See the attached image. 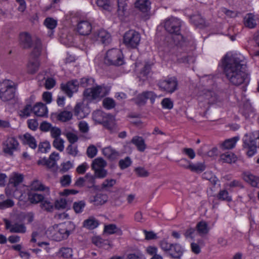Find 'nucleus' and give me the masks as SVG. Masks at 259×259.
Instances as JSON below:
<instances>
[{
  "label": "nucleus",
  "instance_id": "f257e3e1",
  "mask_svg": "<svg viewBox=\"0 0 259 259\" xmlns=\"http://www.w3.org/2000/svg\"><path fill=\"white\" fill-rule=\"evenodd\" d=\"M222 67L226 76L246 70V65L240 54L227 53L222 59Z\"/></svg>",
  "mask_w": 259,
  "mask_h": 259
},
{
  "label": "nucleus",
  "instance_id": "f03ea898",
  "mask_svg": "<svg viewBox=\"0 0 259 259\" xmlns=\"http://www.w3.org/2000/svg\"><path fill=\"white\" fill-rule=\"evenodd\" d=\"M181 21L177 17H170L166 19L164 27L167 31L170 34L166 38L168 47L170 48L175 46L182 45L183 36L180 33Z\"/></svg>",
  "mask_w": 259,
  "mask_h": 259
},
{
  "label": "nucleus",
  "instance_id": "7ed1b4c3",
  "mask_svg": "<svg viewBox=\"0 0 259 259\" xmlns=\"http://www.w3.org/2000/svg\"><path fill=\"white\" fill-rule=\"evenodd\" d=\"M79 83L81 87L87 88L83 92V95L88 100L101 98L107 94L105 87L102 85L95 86V80L93 78H82Z\"/></svg>",
  "mask_w": 259,
  "mask_h": 259
},
{
  "label": "nucleus",
  "instance_id": "20e7f679",
  "mask_svg": "<svg viewBox=\"0 0 259 259\" xmlns=\"http://www.w3.org/2000/svg\"><path fill=\"white\" fill-rule=\"evenodd\" d=\"M127 1L117 0V4L115 5L114 0H96V4L105 12L118 16H123L128 9Z\"/></svg>",
  "mask_w": 259,
  "mask_h": 259
},
{
  "label": "nucleus",
  "instance_id": "39448f33",
  "mask_svg": "<svg viewBox=\"0 0 259 259\" xmlns=\"http://www.w3.org/2000/svg\"><path fill=\"white\" fill-rule=\"evenodd\" d=\"M42 50V45L40 39L36 38L34 41L33 49L31 53L30 58L27 65V70L30 74L36 73L39 67V61L38 57L40 55Z\"/></svg>",
  "mask_w": 259,
  "mask_h": 259
},
{
  "label": "nucleus",
  "instance_id": "423d86ee",
  "mask_svg": "<svg viewBox=\"0 0 259 259\" xmlns=\"http://www.w3.org/2000/svg\"><path fill=\"white\" fill-rule=\"evenodd\" d=\"M75 225L71 222L68 223L67 227L63 225H57L50 230L52 239L57 241L66 239L74 230Z\"/></svg>",
  "mask_w": 259,
  "mask_h": 259
},
{
  "label": "nucleus",
  "instance_id": "0eeeda50",
  "mask_svg": "<svg viewBox=\"0 0 259 259\" xmlns=\"http://www.w3.org/2000/svg\"><path fill=\"white\" fill-rule=\"evenodd\" d=\"M16 85L9 80H6L0 84V99L3 101L12 100L15 97Z\"/></svg>",
  "mask_w": 259,
  "mask_h": 259
},
{
  "label": "nucleus",
  "instance_id": "6e6552de",
  "mask_svg": "<svg viewBox=\"0 0 259 259\" xmlns=\"http://www.w3.org/2000/svg\"><path fill=\"white\" fill-rule=\"evenodd\" d=\"M105 63L109 65L120 66L124 63L123 54L120 50L112 49L106 53Z\"/></svg>",
  "mask_w": 259,
  "mask_h": 259
},
{
  "label": "nucleus",
  "instance_id": "1a4fd4ad",
  "mask_svg": "<svg viewBox=\"0 0 259 259\" xmlns=\"http://www.w3.org/2000/svg\"><path fill=\"white\" fill-rule=\"evenodd\" d=\"M243 141L248 148L247 154L249 157L253 156L256 152L257 146L259 147V131L252 133V137L246 135Z\"/></svg>",
  "mask_w": 259,
  "mask_h": 259
},
{
  "label": "nucleus",
  "instance_id": "9d476101",
  "mask_svg": "<svg viewBox=\"0 0 259 259\" xmlns=\"http://www.w3.org/2000/svg\"><path fill=\"white\" fill-rule=\"evenodd\" d=\"M141 35L139 32L134 30L127 31L123 36V42L126 47L136 48L139 45Z\"/></svg>",
  "mask_w": 259,
  "mask_h": 259
},
{
  "label": "nucleus",
  "instance_id": "9b49d317",
  "mask_svg": "<svg viewBox=\"0 0 259 259\" xmlns=\"http://www.w3.org/2000/svg\"><path fill=\"white\" fill-rule=\"evenodd\" d=\"M226 77L230 84L236 86L247 83L249 80V74L246 70L232 73L230 76H226Z\"/></svg>",
  "mask_w": 259,
  "mask_h": 259
},
{
  "label": "nucleus",
  "instance_id": "f8f14e48",
  "mask_svg": "<svg viewBox=\"0 0 259 259\" xmlns=\"http://www.w3.org/2000/svg\"><path fill=\"white\" fill-rule=\"evenodd\" d=\"M3 151L7 155L12 156L14 152L19 148L18 140L13 137H8L3 142Z\"/></svg>",
  "mask_w": 259,
  "mask_h": 259
},
{
  "label": "nucleus",
  "instance_id": "ddd939ff",
  "mask_svg": "<svg viewBox=\"0 0 259 259\" xmlns=\"http://www.w3.org/2000/svg\"><path fill=\"white\" fill-rule=\"evenodd\" d=\"M158 85L161 91L172 93L177 89L178 81L175 77H171L160 80Z\"/></svg>",
  "mask_w": 259,
  "mask_h": 259
},
{
  "label": "nucleus",
  "instance_id": "4468645a",
  "mask_svg": "<svg viewBox=\"0 0 259 259\" xmlns=\"http://www.w3.org/2000/svg\"><path fill=\"white\" fill-rule=\"evenodd\" d=\"M157 95L152 91H145L139 94L135 99L136 103L139 105H143L146 104L148 99H149L151 104H153Z\"/></svg>",
  "mask_w": 259,
  "mask_h": 259
},
{
  "label": "nucleus",
  "instance_id": "2eb2a0df",
  "mask_svg": "<svg viewBox=\"0 0 259 259\" xmlns=\"http://www.w3.org/2000/svg\"><path fill=\"white\" fill-rule=\"evenodd\" d=\"M5 228L12 233L24 234L26 232V227L23 223H12L7 219H4Z\"/></svg>",
  "mask_w": 259,
  "mask_h": 259
},
{
  "label": "nucleus",
  "instance_id": "dca6fc26",
  "mask_svg": "<svg viewBox=\"0 0 259 259\" xmlns=\"http://www.w3.org/2000/svg\"><path fill=\"white\" fill-rule=\"evenodd\" d=\"M93 39L101 41L104 44H109L111 40L110 34L104 29L93 30Z\"/></svg>",
  "mask_w": 259,
  "mask_h": 259
},
{
  "label": "nucleus",
  "instance_id": "f3484780",
  "mask_svg": "<svg viewBox=\"0 0 259 259\" xmlns=\"http://www.w3.org/2000/svg\"><path fill=\"white\" fill-rule=\"evenodd\" d=\"M79 84L77 80H72L66 83H62L61 89L69 97H71L73 94L77 91Z\"/></svg>",
  "mask_w": 259,
  "mask_h": 259
},
{
  "label": "nucleus",
  "instance_id": "a211bd4d",
  "mask_svg": "<svg viewBox=\"0 0 259 259\" xmlns=\"http://www.w3.org/2000/svg\"><path fill=\"white\" fill-rule=\"evenodd\" d=\"M92 29L91 23L87 20H79L76 26L77 31L82 35H88Z\"/></svg>",
  "mask_w": 259,
  "mask_h": 259
},
{
  "label": "nucleus",
  "instance_id": "6ab92c4d",
  "mask_svg": "<svg viewBox=\"0 0 259 259\" xmlns=\"http://www.w3.org/2000/svg\"><path fill=\"white\" fill-rule=\"evenodd\" d=\"M184 251L183 247L178 243L172 244L167 255L174 258L180 259Z\"/></svg>",
  "mask_w": 259,
  "mask_h": 259
},
{
  "label": "nucleus",
  "instance_id": "aec40b11",
  "mask_svg": "<svg viewBox=\"0 0 259 259\" xmlns=\"http://www.w3.org/2000/svg\"><path fill=\"white\" fill-rule=\"evenodd\" d=\"M243 180L254 187H259V177L253 175L250 172H244L243 174Z\"/></svg>",
  "mask_w": 259,
  "mask_h": 259
},
{
  "label": "nucleus",
  "instance_id": "412c9836",
  "mask_svg": "<svg viewBox=\"0 0 259 259\" xmlns=\"http://www.w3.org/2000/svg\"><path fill=\"white\" fill-rule=\"evenodd\" d=\"M33 112L35 115L40 117L47 116L48 115V108L42 103H37L33 107Z\"/></svg>",
  "mask_w": 259,
  "mask_h": 259
},
{
  "label": "nucleus",
  "instance_id": "4be33fe9",
  "mask_svg": "<svg viewBox=\"0 0 259 259\" xmlns=\"http://www.w3.org/2000/svg\"><path fill=\"white\" fill-rule=\"evenodd\" d=\"M107 200L108 197L106 194H97L95 196L91 197L89 201L94 205L98 206L104 204Z\"/></svg>",
  "mask_w": 259,
  "mask_h": 259
},
{
  "label": "nucleus",
  "instance_id": "5701e85b",
  "mask_svg": "<svg viewBox=\"0 0 259 259\" xmlns=\"http://www.w3.org/2000/svg\"><path fill=\"white\" fill-rule=\"evenodd\" d=\"M131 142L136 146L138 150L140 152H144L147 148L145 140L142 137L134 136Z\"/></svg>",
  "mask_w": 259,
  "mask_h": 259
},
{
  "label": "nucleus",
  "instance_id": "b1692460",
  "mask_svg": "<svg viewBox=\"0 0 259 259\" xmlns=\"http://www.w3.org/2000/svg\"><path fill=\"white\" fill-rule=\"evenodd\" d=\"M20 44L24 48H29L32 45V40L29 34L21 33L19 36Z\"/></svg>",
  "mask_w": 259,
  "mask_h": 259
},
{
  "label": "nucleus",
  "instance_id": "393cba45",
  "mask_svg": "<svg viewBox=\"0 0 259 259\" xmlns=\"http://www.w3.org/2000/svg\"><path fill=\"white\" fill-rule=\"evenodd\" d=\"M135 7L142 12H147L150 9V2L149 0H137Z\"/></svg>",
  "mask_w": 259,
  "mask_h": 259
},
{
  "label": "nucleus",
  "instance_id": "a878e982",
  "mask_svg": "<svg viewBox=\"0 0 259 259\" xmlns=\"http://www.w3.org/2000/svg\"><path fill=\"white\" fill-rule=\"evenodd\" d=\"M23 141L24 144L28 145L29 147L34 149L37 147V143L35 138L28 133L23 135Z\"/></svg>",
  "mask_w": 259,
  "mask_h": 259
},
{
  "label": "nucleus",
  "instance_id": "bb28decb",
  "mask_svg": "<svg viewBox=\"0 0 259 259\" xmlns=\"http://www.w3.org/2000/svg\"><path fill=\"white\" fill-rule=\"evenodd\" d=\"M103 153L107 157L114 159L116 158L119 155V152L116 151L111 146H108L103 149Z\"/></svg>",
  "mask_w": 259,
  "mask_h": 259
},
{
  "label": "nucleus",
  "instance_id": "cd10ccee",
  "mask_svg": "<svg viewBox=\"0 0 259 259\" xmlns=\"http://www.w3.org/2000/svg\"><path fill=\"white\" fill-rule=\"evenodd\" d=\"M196 229L201 236L206 235L210 230L208 224L205 221H200L196 225Z\"/></svg>",
  "mask_w": 259,
  "mask_h": 259
},
{
  "label": "nucleus",
  "instance_id": "c85d7f7f",
  "mask_svg": "<svg viewBox=\"0 0 259 259\" xmlns=\"http://www.w3.org/2000/svg\"><path fill=\"white\" fill-rule=\"evenodd\" d=\"M106 115L107 116L109 117L110 119H112L113 118V117L109 114H106L103 112H102L101 110H97L93 112V118L94 120L98 122H105L107 121L106 120L104 119V117Z\"/></svg>",
  "mask_w": 259,
  "mask_h": 259
},
{
  "label": "nucleus",
  "instance_id": "c756f323",
  "mask_svg": "<svg viewBox=\"0 0 259 259\" xmlns=\"http://www.w3.org/2000/svg\"><path fill=\"white\" fill-rule=\"evenodd\" d=\"M151 75V64L146 63L139 74V77L145 80Z\"/></svg>",
  "mask_w": 259,
  "mask_h": 259
},
{
  "label": "nucleus",
  "instance_id": "7c9ffc66",
  "mask_svg": "<svg viewBox=\"0 0 259 259\" xmlns=\"http://www.w3.org/2000/svg\"><path fill=\"white\" fill-rule=\"evenodd\" d=\"M99 225L98 221L93 217H90L84 220L83 226L88 229L92 230L97 228Z\"/></svg>",
  "mask_w": 259,
  "mask_h": 259
},
{
  "label": "nucleus",
  "instance_id": "2f4dec72",
  "mask_svg": "<svg viewBox=\"0 0 259 259\" xmlns=\"http://www.w3.org/2000/svg\"><path fill=\"white\" fill-rule=\"evenodd\" d=\"M44 25L47 28L51 30L49 35L51 36L53 35V32L52 30L55 29L57 25V21L52 17H47L44 22Z\"/></svg>",
  "mask_w": 259,
  "mask_h": 259
},
{
  "label": "nucleus",
  "instance_id": "473e14b6",
  "mask_svg": "<svg viewBox=\"0 0 259 259\" xmlns=\"http://www.w3.org/2000/svg\"><path fill=\"white\" fill-rule=\"evenodd\" d=\"M243 22L245 27L251 29L256 26L259 19L257 17H244Z\"/></svg>",
  "mask_w": 259,
  "mask_h": 259
},
{
  "label": "nucleus",
  "instance_id": "72a5a7b5",
  "mask_svg": "<svg viewBox=\"0 0 259 259\" xmlns=\"http://www.w3.org/2000/svg\"><path fill=\"white\" fill-rule=\"evenodd\" d=\"M31 189L34 191H49V188L45 186L40 181L34 180L31 185Z\"/></svg>",
  "mask_w": 259,
  "mask_h": 259
},
{
  "label": "nucleus",
  "instance_id": "f704fd0d",
  "mask_svg": "<svg viewBox=\"0 0 259 259\" xmlns=\"http://www.w3.org/2000/svg\"><path fill=\"white\" fill-rule=\"evenodd\" d=\"M190 170L196 173H200L205 169L206 166L204 162L193 163L191 162Z\"/></svg>",
  "mask_w": 259,
  "mask_h": 259
},
{
  "label": "nucleus",
  "instance_id": "c9c22d12",
  "mask_svg": "<svg viewBox=\"0 0 259 259\" xmlns=\"http://www.w3.org/2000/svg\"><path fill=\"white\" fill-rule=\"evenodd\" d=\"M217 199L221 201L230 202L232 200V196L229 194L227 190H221L216 196Z\"/></svg>",
  "mask_w": 259,
  "mask_h": 259
},
{
  "label": "nucleus",
  "instance_id": "e433bc0d",
  "mask_svg": "<svg viewBox=\"0 0 259 259\" xmlns=\"http://www.w3.org/2000/svg\"><path fill=\"white\" fill-rule=\"evenodd\" d=\"M107 165L106 161L102 158L98 157L95 159L92 163V169H97L100 168H104Z\"/></svg>",
  "mask_w": 259,
  "mask_h": 259
},
{
  "label": "nucleus",
  "instance_id": "4c0bfd02",
  "mask_svg": "<svg viewBox=\"0 0 259 259\" xmlns=\"http://www.w3.org/2000/svg\"><path fill=\"white\" fill-rule=\"evenodd\" d=\"M84 181L85 186L88 188H94L95 187L96 177L90 173H88L84 176Z\"/></svg>",
  "mask_w": 259,
  "mask_h": 259
},
{
  "label": "nucleus",
  "instance_id": "58836bf2",
  "mask_svg": "<svg viewBox=\"0 0 259 259\" xmlns=\"http://www.w3.org/2000/svg\"><path fill=\"white\" fill-rule=\"evenodd\" d=\"M221 159L224 162L231 163L235 162L236 157L234 153L231 152H227L221 155Z\"/></svg>",
  "mask_w": 259,
  "mask_h": 259
},
{
  "label": "nucleus",
  "instance_id": "ea45409f",
  "mask_svg": "<svg viewBox=\"0 0 259 259\" xmlns=\"http://www.w3.org/2000/svg\"><path fill=\"white\" fill-rule=\"evenodd\" d=\"M72 117V113L71 111L64 110L60 112L57 116L58 120L66 122L70 120Z\"/></svg>",
  "mask_w": 259,
  "mask_h": 259
},
{
  "label": "nucleus",
  "instance_id": "a19ab883",
  "mask_svg": "<svg viewBox=\"0 0 259 259\" xmlns=\"http://www.w3.org/2000/svg\"><path fill=\"white\" fill-rule=\"evenodd\" d=\"M44 197L42 195L34 192H30L28 194V199L32 203H37L44 200Z\"/></svg>",
  "mask_w": 259,
  "mask_h": 259
},
{
  "label": "nucleus",
  "instance_id": "79ce46f5",
  "mask_svg": "<svg viewBox=\"0 0 259 259\" xmlns=\"http://www.w3.org/2000/svg\"><path fill=\"white\" fill-rule=\"evenodd\" d=\"M238 137H234L231 139L226 140L222 145L223 148L225 149H230L234 148L237 141L238 140Z\"/></svg>",
  "mask_w": 259,
  "mask_h": 259
},
{
  "label": "nucleus",
  "instance_id": "37998d69",
  "mask_svg": "<svg viewBox=\"0 0 259 259\" xmlns=\"http://www.w3.org/2000/svg\"><path fill=\"white\" fill-rule=\"evenodd\" d=\"M23 179V176L22 175L14 173L10 179V183L13 184L14 186L16 187L22 182Z\"/></svg>",
  "mask_w": 259,
  "mask_h": 259
},
{
  "label": "nucleus",
  "instance_id": "c03bdc74",
  "mask_svg": "<svg viewBox=\"0 0 259 259\" xmlns=\"http://www.w3.org/2000/svg\"><path fill=\"white\" fill-rule=\"evenodd\" d=\"M82 106V104L77 103L74 107V115L79 119L85 117L88 114L83 111Z\"/></svg>",
  "mask_w": 259,
  "mask_h": 259
},
{
  "label": "nucleus",
  "instance_id": "a18cd8bd",
  "mask_svg": "<svg viewBox=\"0 0 259 259\" xmlns=\"http://www.w3.org/2000/svg\"><path fill=\"white\" fill-rule=\"evenodd\" d=\"M64 141L61 138L55 139L53 142V146L60 152L64 150Z\"/></svg>",
  "mask_w": 259,
  "mask_h": 259
},
{
  "label": "nucleus",
  "instance_id": "49530a36",
  "mask_svg": "<svg viewBox=\"0 0 259 259\" xmlns=\"http://www.w3.org/2000/svg\"><path fill=\"white\" fill-rule=\"evenodd\" d=\"M85 206V203L84 201H79L75 202L73 205V208L76 213H79L83 211Z\"/></svg>",
  "mask_w": 259,
  "mask_h": 259
},
{
  "label": "nucleus",
  "instance_id": "de8ad7c7",
  "mask_svg": "<svg viewBox=\"0 0 259 259\" xmlns=\"http://www.w3.org/2000/svg\"><path fill=\"white\" fill-rule=\"evenodd\" d=\"M115 101L111 98H105L103 101V106L107 109H111L115 106Z\"/></svg>",
  "mask_w": 259,
  "mask_h": 259
},
{
  "label": "nucleus",
  "instance_id": "09e8293b",
  "mask_svg": "<svg viewBox=\"0 0 259 259\" xmlns=\"http://www.w3.org/2000/svg\"><path fill=\"white\" fill-rule=\"evenodd\" d=\"M59 254L64 258H69L72 256V250L69 247H62L59 250Z\"/></svg>",
  "mask_w": 259,
  "mask_h": 259
},
{
  "label": "nucleus",
  "instance_id": "8fccbe9b",
  "mask_svg": "<svg viewBox=\"0 0 259 259\" xmlns=\"http://www.w3.org/2000/svg\"><path fill=\"white\" fill-rule=\"evenodd\" d=\"M37 163L38 164L46 165L47 167L49 168L54 167L56 164V162L50 159V158H43L42 159L39 160Z\"/></svg>",
  "mask_w": 259,
  "mask_h": 259
},
{
  "label": "nucleus",
  "instance_id": "3c124183",
  "mask_svg": "<svg viewBox=\"0 0 259 259\" xmlns=\"http://www.w3.org/2000/svg\"><path fill=\"white\" fill-rule=\"evenodd\" d=\"M202 178L208 180L212 184L215 185L218 181L217 178L210 171H206L202 174Z\"/></svg>",
  "mask_w": 259,
  "mask_h": 259
},
{
  "label": "nucleus",
  "instance_id": "603ef678",
  "mask_svg": "<svg viewBox=\"0 0 259 259\" xmlns=\"http://www.w3.org/2000/svg\"><path fill=\"white\" fill-rule=\"evenodd\" d=\"M132 164V161L129 157H126L124 159L119 161V166L121 169H124L129 167Z\"/></svg>",
  "mask_w": 259,
  "mask_h": 259
},
{
  "label": "nucleus",
  "instance_id": "864d4df0",
  "mask_svg": "<svg viewBox=\"0 0 259 259\" xmlns=\"http://www.w3.org/2000/svg\"><path fill=\"white\" fill-rule=\"evenodd\" d=\"M95 174L94 176L96 178L103 179L106 177L107 171L104 168H100L93 169Z\"/></svg>",
  "mask_w": 259,
  "mask_h": 259
},
{
  "label": "nucleus",
  "instance_id": "5fc2aeb1",
  "mask_svg": "<svg viewBox=\"0 0 259 259\" xmlns=\"http://www.w3.org/2000/svg\"><path fill=\"white\" fill-rule=\"evenodd\" d=\"M191 22L199 27H203L204 26L205 22L202 17H190Z\"/></svg>",
  "mask_w": 259,
  "mask_h": 259
},
{
  "label": "nucleus",
  "instance_id": "6e6d98bb",
  "mask_svg": "<svg viewBox=\"0 0 259 259\" xmlns=\"http://www.w3.org/2000/svg\"><path fill=\"white\" fill-rule=\"evenodd\" d=\"M162 107L164 109H171L174 106V103L172 100L168 98H164L161 102Z\"/></svg>",
  "mask_w": 259,
  "mask_h": 259
},
{
  "label": "nucleus",
  "instance_id": "4d7b16f0",
  "mask_svg": "<svg viewBox=\"0 0 259 259\" xmlns=\"http://www.w3.org/2000/svg\"><path fill=\"white\" fill-rule=\"evenodd\" d=\"M32 111H33V108H32L31 106L30 105H27L23 109L20 110V116L21 117H28Z\"/></svg>",
  "mask_w": 259,
  "mask_h": 259
},
{
  "label": "nucleus",
  "instance_id": "13d9d810",
  "mask_svg": "<svg viewBox=\"0 0 259 259\" xmlns=\"http://www.w3.org/2000/svg\"><path fill=\"white\" fill-rule=\"evenodd\" d=\"M74 38L71 34L66 35V36L63 37L62 39V42L67 46H71L74 43Z\"/></svg>",
  "mask_w": 259,
  "mask_h": 259
},
{
  "label": "nucleus",
  "instance_id": "bf43d9fd",
  "mask_svg": "<svg viewBox=\"0 0 259 259\" xmlns=\"http://www.w3.org/2000/svg\"><path fill=\"white\" fill-rule=\"evenodd\" d=\"M172 244L168 243L166 240H163L160 242V246L161 249L168 254Z\"/></svg>",
  "mask_w": 259,
  "mask_h": 259
},
{
  "label": "nucleus",
  "instance_id": "052dcab7",
  "mask_svg": "<svg viewBox=\"0 0 259 259\" xmlns=\"http://www.w3.org/2000/svg\"><path fill=\"white\" fill-rule=\"evenodd\" d=\"M60 183L62 186H68L71 182V177L69 175L63 176L60 180Z\"/></svg>",
  "mask_w": 259,
  "mask_h": 259
},
{
  "label": "nucleus",
  "instance_id": "680f3d73",
  "mask_svg": "<svg viewBox=\"0 0 259 259\" xmlns=\"http://www.w3.org/2000/svg\"><path fill=\"white\" fill-rule=\"evenodd\" d=\"M66 151L68 154L74 157L77 156L79 152L77 146L72 145V144L68 146L66 148Z\"/></svg>",
  "mask_w": 259,
  "mask_h": 259
},
{
  "label": "nucleus",
  "instance_id": "e2e57ef3",
  "mask_svg": "<svg viewBox=\"0 0 259 259\" xmlns=\"http://www.w3.org/2000/svg\"><path fill=\"white\" fill-rule=\"evenodd\" d=\"M117 228L114 224H110L105 226L104 232L108 234H113L116 232Z\"/></svg>",
  "mask_w": 259,
  "mask_h": 259
},
{
  "label": "nucleus",
  "instance_id": "0e129e2a",
  "mask_svg": "<svg viewBox=\"0 0 259 259\" xmlns=\"http://www.w3.org/2000/svg\"><path fill=\"white\" fill-rule=\"evenodd\" d=\"M55 205L57 209H64L66 207L67 201L65 199L61 198L56 201Z\"/></svg>",
  "mask_w": 259,
  "mask_h": 259
},
{
  "label": "nucleus",
  "instance_id": "69168bd1",
  "mask_svg": "<svg viewBox=\"0 0 259 259\" xmlns=\"http://www.w3.org/2000/svg\"><path fill=\"white\" fill-rule=\"evenodd\" d=\"M14 205V201L11 199H7L0 202V209H4L7 208L11 207Z\"/></svg>",
  "mask_w": 259,
  "mask_h": 259
},
{
  "label": "nucleus",
  "instance_id": "338daca9",
  "mask_svg": "<svg viewBox=\"0 0 259 259\" xmlns=\"http://www.w3.org/2000/svg\"><path fill=\"white\" fill-rule=\"evenodd\" d=\"M50 148V144L47 142L40 143L38 145V151L41 153L47 152Z\"/></svg>",
  "mask_w": 259,
  "mask_h": 259
},
{
  "label": "nucleus",
  "instance_id": "774afa93",
  "mask_svg": "<svg viewBox=\"0 0 259 259\" xmlns=\"http://www.w3.org/2000/svg\"><path fill=\"white\" fill-rule=\"evenodd\" d=\"M87 153L89 158H92L97 155V149L94 145L90 146L87 149Z\"/></svg>",
  "mask_w": 259,
  "mask_h": 259
}]
</instances>
